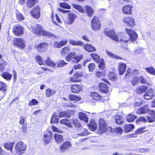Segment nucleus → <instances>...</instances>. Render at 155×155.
<instances>
[{"mask_svg": "<svg viewBox=\"0 0 155 155\" xmlns=\"http://www.w3.org/2000/svg\"><path fill=\"white\" fill-rule=\"evenodd\" d=\"M69 44L73 45H78L82 46L84 44L81 41H76L74 39H70L69 41Z\"/></svg>", "mask_w": 155, "mask_h": 155, "instance_id": "72a5a7b5", "label": "nucleus"}, {"mask_svg": "<svg viewBox=\"0 0 155 155\" xmlns=\"http://www.w3.org/2000/svg\"><path fill=\"white\" fill-rule=\"evenodd\" d=\"M105 34L108 37L116 41H120L126 43L129 42V41L128 38H125L121 34H119L117 35H115V32L113 30L110 31L106 30L105 31Z\"/></svg>", "mask_w": 155, "mask_h": 155, "instance_id": "f257e3e1", "label": "nucleus"}, {"mask_svg": "<svg viewBox=\"0 0 155 155\" xmlns=\"http://www.w3.org/2000/svg\"><path fill=\"white\" fill-rule=\"evenodd\" d=\"M139 81L143 84H146L148 85H150V84L146 80L142 77H140L138 78Z\"/></svg>", "mask_w": 155, "mask_h": 155, "instance_id": "3c124183", "label": "nucleus"}, {"mask_svg": "<svg viewBox=\"0 0 155 155\" xmlns=\"http://www.w3.org/2000/svg\"><path fill=\"white\" fill-rule=\"evenodd\" d=\"M38 103V102L37 100L33 99L29 101L28 105L30 106H33L37 105Z\"/></svg>", "mask_w": 155, "mask_h": 155, "instance_id": "6e6d98bb", "label": "nucleus"}, {"mask_svg": "<svg viewBox=\"0 0 155 155\" xmlns=\"http://www.w3.org/2000/svg\"><path fill=\"white\" fill-rule=\"evenodd\" d=\"M106 51L107 54L108 56L112 58H114L115 59H122V58L114 54L112 52L108 50H106Z\"/></svg>", "mask_w": 155, "mask_h": 155, "instance_id": "bb28decb", "label": "nucleus"}, {"mask_svg": "<svg viewBox=\"0 0 155 155\" xmlns=\"http://www.w3.org/2000/svg\"><path fill=\"white\" fill-rule=\"evenodd\" d=\"M114 118L116 120V123L117 124H121L124 122V120L121 116L116 115L115 116Z\"/></svg>", "mask_w": 155, "mask_h": 155, "instance_id": "2f4dec72", "label": "nucleus"}, {"mask_svg": "<svg viewBox=\"0 0 155 155\" xmlns=\"http://www.w3.org/2000/svg\"><path fill=\"white\" fill-rule=\"evenodd\" d=\"M127 33L130 36V40L131 42L135 41L137 39L138 35L136 32L132 29L126 28Z\"/></svg>", "mask_w": 155, "mask_h": 155, "instance_id": "423d86ee", "label": "nucleus"}, {"mask_svg": "<svg viewBox=\"0 0 155 155\" xmlns=\"http://www.w3.org/2000/svg\"><path fill=\"white\" fill-rule=\"evenodd\" d=\"M71 146V143L68 141L64 142L63 144L60 147V150L63 152L67 150L70 146Z\"/></svg>", "mask_w": 155, "mask_h": 155, "instance_id": "aec40b11", "label": "nucleus"}, {"mask_svg": "<svg viewBox=\"0 0 155 155\" xmlns=\"http://www.w3.org/2000/svg\"><path fill=\"white\" fill-rule=\"evenodd\" d=\"M90 96L93 99L96 100H99L101 98V97L100 95L97 93L95 92L91 93L90 95Z\"/></svg>", "mask_w": 155, "mask_h": 155, "instance_id": "09e8293b", "label": "nucleus"}, {"mask_svg": "<svg viewBox=\"0 0 155 155\" xmlns=\"http://www.w3.org/2000/svg\"><path fill=\"white\" fill-rule=\"evenodd\" d=\"M32 28L34 33L37 35L41 34L42 35L47 37H53L54 36L51 32L44 30L40 25L37 24L35 28L32 27Z\"/></svg>", "mask_w": 155, "mask_h": 155, "instance_id": "f03ea898", "label": "nucleus"}, {"mask_svg": "<svg viewBox=\"0 0 155 155\" xmlns=\"http://www.w3.org/2000/svg\"><path fill=\"white\" fill-rule=\"evenodd\" d=\"M76 16L73 14H70L68 15V17L64 21L65 23L68 25L71 24L74 21Z\"/></svg>", "mask_w": 155, "mask_h": 155, "instance_id": "a211bd4d", "label": "nucleus"}, {"mask_svg": "<svg viewBox=\"0 0 155 155\" xmlns=\"http://www.w3.org/2000/svg\"><path fill=\"white\" fill-rule=\"evenodd\" d=\"M31 15L35 18L38 19L40 17V8L38 7L35 8L31 11Z\"/></svg>", "mask_w": 155, "mask_h": 155, "instance_id": "4468645a", "label": "nucleus"}, {"mask_svg": "<svg viewBox=\"0 0 155 155\" xmlns=\"http://www.w3.org/2000/svg\"><path fill=\"white\" fill-rule=\"evenodd\" d=\"M83 57L82 55H77L75 52H73L68 54L65 58L67 61H69L72 59L73 61L78 63L83 58Z\"/></svg>", "mask_w": 155, "mask_h": 155, "instance_id": "7ed1b4c3", "label": "nucleus"}, {"mask_svg": "<svg viewBox=\"0 0 155 155\" xmlns=\"http://www.w3.org/2000/svg\"><path fill=\"white\" fill-rule=\"evenodd\" d=\"M70 50L69 46H66L63 48L61 50V54L64 55Z\"/></svg>", "mask_w": 155, "mask_h": 155, "instance_id": "de8ad7c7", "label": "nucleus"}, {"mask_svg": "<svg viewBox=\"0 0 155 155\" xmlns=\"http://www.w3.org/2000/svg\"><path fill=\"white\" fill-rule=\"evenodd\" d=\"M98 124L99 130L101 133H106L107 131V124L106 121L102 118H100Z\"/></svg>", "mask_w": 155, "mask_h": 155, "instance_id": "0eeeda50", "label": "nucleus"}, {"mask_svg": "<svg viewBox=\"0 0 155 155\" xmlns=\"http://www.w3.org/2000/svg\"><path fill=\"white\" fill-rule=\"evenodd\" d=\"M147 89V87L145 86H141L136 89V91L138 94H141L145 92Z\"/></svg>", "mask_w": 155, "mask_h": 155, "instance_id": "cd10ccee", "label": "nucleus"}, {"mask_svg": "<svg viewBox=\"0 0 155 155\" xmlns=\"http://www.w3.org/2000/svg\"><path fill=\"white\" fill-rule=\"evenodd\" d=\"M78 115L80 119L84 121L86 123H87L88 122V118L85 114L80 112H79Z\"/></svg>", "mask_w": 155, "mask_h": 155, "instance_id": "c756f323", "label": "nucleus"}, {"mask_svg": "<svg viewBox=\"0 0 155 155\" xmlns=\"http://www.w3.org/2000/svg\"><path fill=\"white\" fill-rule=\"evenodd\" d=\"M137 117L134 114H130L127 115L126 119L129 122H132L135 119H136Z\"/></svg>", "mask_w": 155, "mask_h": 155, "instance_id": "f704fd0d", "label": "nucleus"}, {"mask_svg": "<svg viewBox=\"0 0 155 155\" xmlns=\"http://www.w3.org/2000/svg\"><path fill=\"white\" fill-rule=\"evenodd\" d=\"M100 90L104 93H107L108 92V87L105 84L101 83L100 84Z\"/></svg>", "mask_w": 155, "mask_h": 155, "instance_id": "473e14b6", "label": "nucleus"}, {"mask_svg": "<svg viewBox=\"0 0 155 155\" xmlns=\"http://www.w3.org/2000/svg\"><path fill=\"white\" fill-rule=\"evenodd\" d=\"M70 81L73 82H78L79 81V80L75 76V74L74 76L70 78Z\"/></svg>", "mask_w": 155, "mask_h": 155, "instance_id": "e2e57ef3", "label": "nucleus"}, {"mask_svg": "<svg viewBox=\"0 0 155 155\" xmlns=\"http://www.w3.org/2000/svg\"><path fill=\"white\" fill-rule=\"evenodd\" d=\"M84 49L87 52H91L96 51L95 48L91 44H87L83 45Z\"/></svg>", "mask_w": 155, "mask_h": 155, "instance_id": "4be33fe9", "label": "nucleus"}, {"mask_svg": "<svg viewBox=\"0 0 155 155\" xmlns=\"http://www.w3.org/2000/svg\"><path fill=\"white\" fill-rule=\"evenodd\" d=\"M58 121L59 119L58 118L54 117V116H52L51 120V123H56L58 122Z\"/></svg>", "mask_w": 155, "mask_h": 155, "instance_id": "69168bd1", "label": "nucleus"}, {"mask_svg": "<svg viewBox=\"0 0 155 155\" xmlns=\"http://www.w3.org/2000/svg\"><path fill=\"white\" fill-rule=\"evenodd\" d=\"M26 147V145L23 143L22 141H18L15 145V151L18 154L21 155L24 153Z\"/></svg>", "mask_w": 155, "mask_h": 155, "instance_id": "20e7f679", "label": "nucleus"}, {"mask_svg": "<svg viewBox=\"0 0 155 155\" xmlns=\"http://www.w3.org/2000/svg\"><path fill=\"white\" fill-rule=\"evenodd\" d=\"M53 46L55 48H60L61 46L60 44V41L58 42L57 41H55L53 43Z\"/></svg>", "mask_w": 155, "mask_h": 155, "instance_id": "774afa93", "label": "nucleus"}, {"mask_svg": "<svg viewBox=\"0 0 155 155\" xmlns=\"http://www.w3.org/2000/svg\"><path fill=\"white\" fill-rule=\"evenodd\" d=\"M90 55L93 59L96 62L99 63L100 61V58L99 55L96 53L91 54Z\"/></svg>", "mask_w": 155, "mask_h": 155, "instance_id": "c03bdc74", "label": "nucleus"}, {"mask_svg": "<svg viewBox=\"0 0 155 155\" xmlns=\"http://www.w3.org/2000/svg\"><path fill=\"white\" fill-rule=\"evenodd\" d=\"M73 7L75 9H77L78 11L81 13L84 12V10L82 7L78 5L74 4H72Z\"/></svg>", "mask_w": 155, "mask_h": 155, "instance_id": "a18cd8bd", "label": "nucleus"}, {"mask_svg": "<svg viewBox=\"0 0 155 155\" xmlns=\"http://www.w3.org/2000/svg\"><path fill=\"white\" fill-rule=\"evenodd\" d=\"M138 74V72L137 70H134L132 72H131V69H128L127 71V73L125 75V77L126 78L127 76H129L131 74H133V75L136 74Z\"/></svg>", "mask_w": 155, "mask_h": 155, "instance_id": "4c0bfd02", "label": "nucleus"}, {"mask_svg": "<svg viewBox=\"0 0 155 155\" xmlns=\"http://www.w3.org/2000/svg\"><path fill=\"white\" fill-rule=\"evenodd\" d=\"M35 59L36 61L40 65H44L42 58L41 56L39 55H37L35 57Z\"/></svg>", "mask_w": 155, "mask_h": 155, "instance_id": "8fccbe9b", "label": "nucleus"}, {"mask_svg": "<svg viewBox=\"0 0 155 155\" xmlns=\"http://www.w3.org/2000/svg\"><path fill=\"white\" fill-rule=\"evenodd\" d=\"M6 65V63L3 60L0 61V68L1 70H3L5 66Z\"/></svg>", "mask_w": 155, "mask_h": 155, "instance_id": "bf43d9fd", "label": "nucleus"}, {"mask_svg": "<svg viewBox=\"0 0 155 155\" xmlns=\"http://www.w3.org/2000/svg\"><path fill=\"white\" fill-rule=\"evenodd\" d=\"M101 24L98 18L96 17L93 18L91 20V28L94 31L99 30L101 28Z\"/></svg>", "mask_w": 155, "mask_h": 155, "instance_id": "39448f33", "label": "nucleus"}, {"mask_svg": "<svg viewBox=\"0 0 155 155\" xmlns=\"http://www.w3.org/2000/svg\"><path fill=\"white\" fill-rule=\"evenodd\" d=\"M56 93L54 90L48 88L46 91V96L47 97H50L54 95Z\"/></svg>", "mask_w": 155, "mask_h": 155, "instance_id": "c85d7f7f", "label": "nucleus"}, {"mask_svg": "<svg viewBox=\"0 0 155 155\" xmlns=\"http://www.w3.org/2000/svg\"><path fill=\"white\" fill-rule=\"evenodd\" d=\"M155 95L154 91L152 89H149L148 91L145 94L144 98L147 100H150Z\"/></svg>", "mask_w": 155, "mask_h": 155, "instance_id": "2eb2a0df", "label": "nucleus"}, {"mask_svg": "<svg viewBox=\"0 0 155 155\" xmlns=\"http://www.w3.org/2000/svg\"><path fill=\"white\" fill-rule=\"evenodd\" d=\"M89 129L92 130L94 131L97 128V124L93 119H91L89 124L88 125Z\"/></svg>", "mask_w": 155, "mask_h": 155, "instance_id": "412c9836", "label": "nucleus"}, {"mask_svg": "<svg viewBox=\"0 0 155 155\" xmlns=\"http://www.w3.org/2000/svg\"><path fill=\"white\" fill-rule=\"evenodd\" d=\"M60 6L64 8L68 9L71 8V6L68 5V4L66 3H61L60 4Z\"/></svg>", "mask_w": 155, "mask_h": 155, "instance_id": "680f3d73", "label": "nucleus"}, {"mask_svg": "<svg viewBox=\"0 0 155 155\" xmlns=\"http://www.w3.org/2000/svg\"><path fill=\"white\" fill-rule=\"evenodd\" d=\"M145 128V127H142L137 129L135 131L134 133L130 135V137H136L137 136V135L142 134L145 132L144 130Z\"/></svg>", "mask_w": 155, "mask_h": 155, "instance_id": "393cba45", "label": "nucleus"}, {"mask_svg": "<svg viewBox=\"0 0 155 155\" xmlns=\"http://www.w3.org/2000/svg\"><path fill=\"white\" fill-rule=\"evenodd\" d=\"M44 138L43 140L44 144H47L52 139V134L51 132H49L43 135Z\"/></svg>", "mask_w": 155, "mask_h": 155, "instance_id": "f8f14e48", "label": "nucleus"}, {"mask_svg": "<svg viewBox=\"0 0 155 155\" xmlns=\"http://www.w3.org/2000/svg\"><path fill=\"white\" fill-rule=\"evenodd\" d=\"M66 117H70L74 114V111L73 110H69L66 111Z\"/></svg>", "mask_w": 155, "mask_h": 155, "instance_id": "0e129e2a", "label": "nucleus"}, {"mask_svg": "<svg viewBox=\"0 0 155 155\" xmlns=\"http://www.w3.org/2000/svg\"><path fill=\"white\" fill-rule=\"evenodd\" d=\"M48 45L47 43H44L39 44L37 47L38 50L39 52H41L47 49Z\"/></svg>", "mask_w": 155, "mask_h": 155, "instance_id": "b1692460", "label": "nucleus"}, {"mask_svg": "<svg viewBox=\"0 0 155 155\" xmlns=\"http://www.w3.org/2000/svg\"><path fill=\"white\" fill-rule=\"evenodd\" d=\"M57 66L58 67H62L64 66L65 65L67 64L63 60H61L58 61L57 62Z\"/></svg>", "mask_w": 155, "mask_h": 155, "instance_id": "5fc2aeb1", "label": "nucleus"}, {"mask_svg": "<svg viewBox=\"0 0 155 155\" xmlns=\"http://www.w3.org/2000/svg\"><path fill=\"white\" fill-rule=\"evenodd\" d=\"M71 122L76 128H80L81 126V125L80 122L76 119L72 118L71 119Z\"/></svg>", "mask_w": 155, "mask_h": 155, "instance_id": "e433bc0d", "label": "nucleus"}, {"mask_svg": "<svg viewBox=\"0 0 155 155\" xmlns=\"http://www.w3.org/2000/svg\"><path fill=\"white\" fill-rule=\"evenodd\" d=\"M14 45L20 49H23L25 47V41L20 38H15L13 41Z\"/></svg>", "mask_w": 155, "mask_h": 155, "instance_id": "9d476101", "label": "nucleus"}, {"mask_svg": "<svg viewBox=\"0 0 155 155\" xmlns=\"http://www.w3.org/2000/svg\"><path fill=\"white\" fill-rule=\"evenodd\" d=\"M35 3V0H28L27 2V4L29 7H31L34 6Z\"/></svg>", "mask_w": 155, "mask_h": 155, "instance_id": "4d7b16f0", "label": "nucleus"}, {"mask_svg": "<svg viewBox=\"0 0 155 155\" xmlns=\"http://www.w3.org/2000/svg\"><path fill=\"white\" fill-rule=\"evenodd\" d=\"M45 63L47 65L54 67H55L56 65V63L49 58H48L45 61Z\"/></svg>", "mask_w": 155, "mask_h": 155, "instance_id": "a19ab883", "label": "nucleus"}, {"mask_svg": "<svg viewBox=\"0 0 155 155\" xmlns=\"http://www.w3.org/2000/svg\"><path fill=\"white\" fill-rule=\"evenodd\" d=\"M89 71L92 72L94 71L95 68V64L94 63H91L88 66Z\"/></svg>", "mask_w": 155, "mask_h": 155, "instance_id": "052dcab7", "label": "nucleus"}, {"mask_svg": "<svg viewBox=\"0 0 155 155\" xmlns=\"http://www.w3.org/2000/svg\"><path fill=\"white\" fill-rule=\"evenodd\" d=\"M134 128V126L133 125L129 124L126 125L125 127V132L128 133Z\"/></svg>", "mask_w": 155, "mask_h": 155, "instance_id": "49530a36", "label": "nucleus"}, {"mask_svg": "<svg viewBox=\"0 0 155 155\" xmlns=\"http://www.w3.org/2000/svg\"><path fill=\"white\" fill-rule=\"evenodd\" d=\"M139 81L138 78L136 76H133V79L130 80L132 85L133 86H135L137 83Z\"/></svg>", "mask_w": 155, "mask_h": 155, "instance_id": "864d4df0", "label": "nucleus"}, {"mask_svg": "<svg viewBox=\"0 0 155 155\" xmlns=\"http://www.w3.org/2000/svg\"><path fill=\"white\" fill-rule=\"evenodd\" d=\"M109 78L112 81H115L117 80V74L111 72L109 73L108 75Z\"/></svg>", "mask_w": 155, "mask_h": 155, "instance_id": "37998d69", "label": "nucleus"}, {"mask_svg": "<svg viewBox=\"0 0 155 155\" xmlns=\"http://www.w3.org/2000/svg\"><path fill=\"white\" fill-rule=\"evenodd\" d=\"M132 5L130 4L124 6L122 8V11L124 14H131Z\"/></svg>", "mask_w": 155, "mask_h": 155, "instance_id": "ddd939ff", "label": "nucleus"}, {"mask_svg": "<svg viewBox=\"0 0 155 155\" xmlns=\"http://www.w3.org/2000/svg\"><path fill=\"white\" fill-rule=\"evenodd\" d=\"M0 86L1 87L0 89L4 91H6L7 85L6 84L2 82H0Z\"/></svg>", "mask_w": 155, "mask_h": 155, "instance_id": "13d9d810", "label": "nucleus"}, {"mask_svg": "<svg viewBox=\"0 0 155 155\" xmlns=\"http://www.w3.org/2000/svg\"><path fill=\"white\" fill-rule=\"evenodd\" d=\"M69 99L71 101H79L81 100L80 97L74 95L73 94H70L69 96Z\"/></svg>", "mask_w": 155, "mask_h": 155, "instance_id": "79ce46f5", "label": "nucleus"}, {"mask_svg": "<svg viewBox=\"0 0 155 155\" xmlns=\"http://www.w3.org/2000/svg\"><path fill=\"white\" fill-rule=\"evenodd\" d=\"M17 19L19 21H21L24 19V17L22 14L20 12H18L16 14Z\"/></svg>", "mask_w": 155, "mask_h": 155, "instance_id": "603ef678", "label": "nucleus"}, {"mask_svg": "<svg viewBox=\"0 0 155 155\" xmlns=\"http://www.w3.org/2000/svg\"><path fill=\"white\" fill-rule=\"evenodd\" d=\"M85 8L87 11V15L88 16L91 17L93 15L94 12L93 9L89 6H85Z\"/></svg>", "mask_w": 155, "mask_h": 155, "instance_id": "c9c22d12", "label": "nucleus"}, {"mask_svg": "<svg viewBox=\"0 0 155 155\" xmlns=\"http://www.w3.org/2000/svg\"><path fill=\"white\" fill-rule=\"evenodd\" d=\"M145 69L148 73L151 75H155V69L153 67L146 68Z\"/></svg>", "mask_w": 155, "mask_h": 155, "instance_id": "58836bf2", "label": "nucleus"}, {"mask_svg": "<svg viewBox=\"0 0 155 155\" xmlns=\"http://www.w3.org/2000/svg\"><path fill=\"white\" fill-rule=\"evenodd\" d=\"M126 68V65L125 64L122 62L120 63L118 65V69L119 74L122 75L124 72Z\"/></svg>", "mask_w": 155, "mask_h": 155, "instance_id": "5701e85b", "label": "nucleus"}, {"mask_svg": "<svg viewBox=\"0 0 155 155\" xmlns=\"http://www.w3.org/2000/svg\"><path fill=\"white\" fill-rule=\"evenodd\" d=\"M82 85L81 84H73L71 87V91L73 93H78L82 91Z\"/></svg>", "mask_w": 155, "mask_h": 155, "instance_id": "9b49d317", "label": "nucleus"}, {"mask_svg": "<svg viewBox=\"0 0 155 155\" xmlns=\"http://www.w3.org/2000/svg\"><path fill=\"white\" fill-rule=\"evenodd\" d=\"M89 134L88 130L83 128L79 129L77 132V135L79 136H85Z\"/></svg>", "mask_w": 155, "mask_h": 155, "instance_id": "f3484780", "label": "nucleus"}, {"mask_svg": "<svg viewBox=\"0 0 155 155\" xmlns=\"http://www.w3.org/2000/svg\"><path fill=\"white\" fill-rule=\"evenodd\" d=\"M150 116L147 117L148 122L152 123L155 121V113L153 110H150L148 113Z\"/></svg>", "mask_w": 155, "mask_h": 155, "instance_id": "dca6fc26", "label": "nucleus"}, {"mask_svg": "<svg viewBox=\"0 0 155 155\" xmlns=\"http://www.w3.org/2000/svg\"><path fill=\"white\" fill-rule=\"evenodd\" d=\"M14 144V142H8L5 143L4 144L3 147L6 150L11 151L12 149Z\"/></svg>", "mask_w": 155, "mask_h": 155, "instance_id": "7c9ffc66", "label": "nucleus"}, {"mask_svg": "<svg viewBox=\"0 0 155 155\" xmlns=\"http://www.w3.org/2000/svg\"><path fill=\"white\" fill-rule=\"evenodd\" d=\"M54 137L55 142L58 144L60 143L64 140L63 137L61 135L59 134H55Z\"/></svg>", "mask_w": 155, "mask_h": 155, "instance_id": "a878e982", "label": "nucleus"}, {"mask_svg": "<svg viewBox=\"0 0 155 155\" xmlns=\"http://www.w3.org/2000/svg\"><path fill=\"white\" fill-rule=\"evenodd\" d=\"M13 31L15 35L20 36L23 34L24 28L20 25H16L13 27Z\"/></svg>", "mask_w": 155, "mask_h": 155, "instance_id": "6e6552de", "label": "nucleus"}, {"mask_svg": "<svg viewBox=\"0 0 155 155\" xmlns=\"http://www.w3.org/2000/svg\"><path fill=\"white\" fill-rule=\"evenodd\" d=\"M74 74L76 77L78 79L82 77L83 75V73L81 71L78 72Z\"/></svg>", "mask_w": 155, "mask_h": 155, "instance_id": "338daca9", "label": "nucleus"}, {"mask_svg": "<svg viewBox=\"0 0 155 155\" xmlns=\"http://www.w3.org/2000/svg\"><path fill=\"white\" fill-rule=\"evenodd\" d=\"M122 21L128 26L131 27L134 25V19L131 17L130 16H125L123 19Z\"/></svg>", "mask_w": 155, "mask_h": 155, "instance_id": "1a4fd4ad", "label": "nucleus"}, {"mask_svg": "<svg viewBox=\"0 0 155 155\" xmlns=\"http://www.w3.org/2000/svg\"><path fill=\"white\" fill-rule=\"evenodd\" d=\"M12 75L7 72H4L2 74V77L7 80H10L12 77Z\"/></svg>", "mask_w": 155, "mask_h": 155, "instance_id": "ea45409f", "label": "nucleus"}, {"mask_svg": "<svg viewBox=\"0 0 155 155\" xmlns=\"http://www.w3.org/2000/svg\"><path fill=\"white\" fill-rule=\"evenodd\" d=\"M149 110L148 107L147 106H145L141 107L137 110V113L139 114H145L148 113Z\"/></svg>", "mask_w": 155, "mask_h": 155, "instance_id": "6ab92c4d", "label": "nucleus"}]
</instances>
